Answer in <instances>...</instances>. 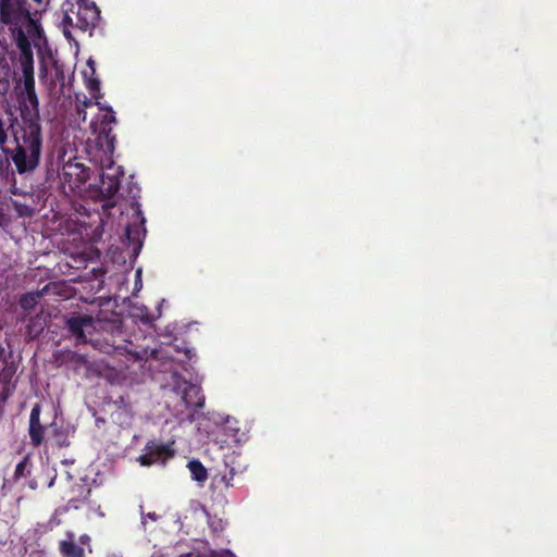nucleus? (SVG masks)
Listing matches in <instances>:
<instances>
[{"mask_svg":"<svg viewBox=\"0 0 557 557\" xmlns=\"http://www.w3.org/2000/svg\"><path fill=\"white\" fill-rule=\"evenodd\" d=\"M72 339H74L75 346H89L91 349L107 355H123L125 351L132 355L135 361L166 358L161 349L141 348L134 351L128 349L123 322L116 314L110 319H95L91 315L72 311Z\"/></svg>","mask_w":557,"mask_h":557,"instance_id":"1","label":"nucleus"},{"mask_svg":"<svg viewBox=\"0 0 557 557\" xmlns=\"http://www.w3.org/2000/svg\"><path fill=\"white\" fill-rule=\"evenodd\" d=\"M121 166L113 162L100 176V185L89 184L85 189V200L77 202L72 199V235L78 234L82 239H95L102 235V216L98 208H91L90 200H109L119 191L123 176Z\"/></svg>","mask_w":557,"mask_h":557,"instance_id":"2","label":"nucleus"},{"mask_svg":"<svg viewBox=\"0 0 557 557\" xmlns=\"http://www.w3.org/2000/svg\"><path fill=\"white\" fill-rule=\"evenodd\" d=\"M100 251L92 245L81 252L72 251V283L82 284V289L72 286L73 301L92 305L97 301V293L102 288L104 271L98 267Z\"/></svg>","mask_w":557,"mask_h":557,"instance_id":"3","label":"nucleus"},{"mask_svg":"<svg viewBox=\"0 0 557 557\" xmlns=\"http://www.w3.org/2000/svg\"><path fill=\"white\" fill-rule=\"evenodd\" d=\"M1 149L9 153L4 147ZM40 151V126L37 122H29L24 127L22 143H17L16 148L10 152L16 171L20 174L33 172L39 164Z\"/></svg>","mask_w":557,"mask_h":557,"instance_id":"4","label":"nucleus"},{"mask_svg":"<svg viewBox=\"0 0 557 557\" xmlns=\"http://www.w3.org/2000/svg\"><path fill=\"white\" fill-rule=\"evenodd\" d=\"M30 15L26 0H0V21L12 30Z\"/></svg>","mask_w":557,"mask_h":557,"instance_id":"5","label":"nucleus"},{"mask_svg":"<svg viewBox=\"0 0 557 557\" xmlns=\"http://www.w3.org/2000/svg\"><path fill=\"white\" fill-rule=\"evenodd\" d=\"M115 122V113L109 108L102 115L100 128L96 137V147L102 154H111L114 151L115 137L112 135L111 124Z\"/></svg>","mask_w":557,"mask_h":557,"instance_id":"6","label":"nucleus"},{"mask_svg":"<svg viewBox=\"0 0 557 557\" xmlns=\"http://www.w3.org/2000/svg\"><path fill=\"white\" fill-rule=\"evenodd\" d=\"M166 456H173V450L169 445L150 441L145 446V454H143L138 460L141 466H151L160 458Z\"/></svg>","mask_w":557,"mask_h":557,"instance_id":"7","label":"nucleus"},{"mask_svg":"<svg viewBox=\"0 0 557 557\" xmlns=\"http://www.w3.org/2000/svg\"><path fill=\"white\" fill-rule=\"evenodd\" d=\"M182 400L187 408L201 409L205 406V396L200 386L190 382H183Z\"/></svg>","mask_w":557,"mask_h":557,"instance_id":"8","label":"nucleus"},{"mask_svg":"<svg viewBox=\"0 0 557 557\" xmlns=\"http://www.w3.org/2000/svg\"><path fill=\"white\" fill-rule=\"evenodd\" d=\"M13 32L15 33L17 45L18 37H26V41L29 45L30 40L35 42L37 38H41V28L30 15L21 25L16 26Z\"/></svg>","mask_w":557,"mask_h":557,"instance_id":"9","label":"nucleus"},{"mask_svg":"<svg viewBox=\"0 0 557 557\" xmlns=\"http://www.w3.org/2000/svg\"><path fill=\"white\" fill-rule=\"evenodd\" d=\"M40 412L41 408L36 404L33 407L29 417V436L35 446H39L44 441V426L40 423Z\"/></svg>","mask_w":557,"mask_h":557,"instance_id":"10","label":"nucleus"},{"mask_svg":"<svg viewBox=\"0 0 557 557\" xmlns=\"http://www.w3.org/2000/svg\"><path fill=\"white\" fill-rule=\"evenodd\" d=\"M18 48L21 50V67L23 77L34 76V60L33 51L29 44L26 41V37H18Z\"/></svg>","mask_w":557,"mask_h":557,"instance_id":"11","label":"nucleus"},{"mask_svg":"<svg viewBox=\"0 0 557 557\" xmlns=\"http://www.w3.org/2000/svg\"><path fill=\"white\" fill-rule=\"evenodd\" d=\"M57 284L47 285L42 290L30 292L23 295L20 305L25 310H32L38 304L44 294H60Z\"/></svg>","mask_w":557,"mask_h":557,"instance_id":"12","label":"nucleus"},{"mask_svg":"<svg viewBox=\"0 0 557 557\" xmlns=\"http://www.w3.org/2000/svg\"><path fill=\"white\" fill-rule=\"evenodd\" d=\"M82 75L91 97L97 98V92L100 90V81L96 77L95 61L91 58L88 59L86 69L82 71Z\"/></svg>","mask_w":557,"mask_h":557,"instance_id":"13","label":"nucleus"},{"mask_svg":"<svg viewBox=\"0 0 557 557\" xmlns=\"http://www.w3.org/2000/svg\"><path fill=\"white\" fill-rule=\"evenodd\" d=\"M193 480L203 483L208 479V472L205 466L199 460H190L187 465Z\"/></svg>","mask_w":557,"mask_h":557,"instance_id":"14","label":"nucleus"},{"mask_svg":"<svg viewBox=\"0 0 557 557\" xmlns=\"http://www.w3.org/2000/svg\"><path fill=\"white\" fill-rule=\"evenodd\" d=\"M86 554H91L90 537L82 535L78 543L72 541V557H86Z\"/></svg>","mask_w":557,"mask_h":557,"instance_id":"15","label":"nucleus"},{"mask_svg":"<svg viewBox=\"0 0 557 557\" xmlns=\"http://www.w3.org/2000/svg\"><path fill=\"white\" fill-rule=\"evenodd\" d=\"M75 102H76L77 119L85 122L86 112L84 111V108L92 106L94 102L90 98H87L85 95L79 94V92H75Z\"/></svg>","mask_w":557,"mask_h":557,"instance_id":"16","label":"nucleus"},{"mask_svg":"<svg viewBox=\"0 0 557 557\" xmlns=\"http://www.w3.org/2000/svg\"><path fill=\"white\" fill-rule=\"evenodd\" d=\"M71 168L72 176H76L78 184H84L89 178L90 169L86 168L83 163L72 162Z\"/></svg>","mask_w":557,"mask_h":557,"instance_id":"17","label":"nucleus"},{"mask_svg":"<svg viewBox=\"0 0 557 557\" xmlns=\"http://www.w3.org/2000/svg\"><path fill=\"white\" fill-rule=\"evenodd\" d=\"M24 82H23V85H24V90H23V94H33V91H35V78L34 76H24L23 77Z\"/></svg>","mask_w":557,"mask_h":557,"instance_id":"18","label":"nucleus"},{"mask_svg":"<svg viewBox=\"0 0 557 557\" xmlns=\"http://www.w3.org/2000/svg\"><path fill=\"white\" fill-rule=\"evenodd\" d=\"M13 206H14L15 210L17 211V213L22 216H30L34 213V209H32L27 206H22V205L17 203L16 201H13Z\"/></svg>","mask_w":557,"mask_h":557,"instance_id":"19","label":"nucleus"},{"mask_svg":"<svg viewBox=\"0 0 557 557\" xmlns=\"http://www.w3.org/2000/svg\"><path fill=\"white\" fill-rule=\"evenodd\" d=\"M125 236L128 242H136L139 239V231L134 230L133 226L128 225L125 230Z\"/></svg>","mask_w":557,"mask_h":557,"instance_id":"20","label":"nucleus"},{"mask_svg":"<svg viewBox=\"0 0 557 557\" xmlns=\"http://www.w3.org/2000/svg\"><path fill=\"white\" fill-rule=\"evenodd\" d=\"M140 321L146 325H152L154 321L153 314L149 313L148 310L145 308V312H143L139 315Z\"/></svg>","mask_w":557,"mask_h":557,"instance_id":"21","label":"nucleus"},{"mask_svg":"<svg viewBox=\"0 0 557 557\" xmlns=\"http://www.w3.org/2000/svg\"><path fill=\"white\" fill-rule=\"evenodd\" d=\"M71 360H72V363L77 360H82L84 363H88L89 362L88 352L81 354L78 351H72Z\"/></svg>","mask_w":557,"mask_h":557,"instance_id":"22","label":"nucleus"},{"mask_svg":"<svg viewBox=\"0 0 557 557\" xmlns=\"http://www.w3.org/2000/svg\"><path fill=\"white\" fill-rule=\"evenodd\" d=\"M8 135L4 129V123L2 119L0 117V148H3V145L7 143Z\"/></svg>","mask_w":557,"mask_h":557,"instance_id":"23","label":"nucleus"},{"mask_svg":"<svg viewBox=\"0 0 557 557\" xmlns=\"http://www.w3.org/2000/svg\"><path fill=\"white\" fill-rule=\"evenodd\" d=\"M25 97H26L28 103L33 107V109L36 110L37 106H38V99L36 96V91H33V94H25Z\"/></svg>","mask_w":557,"mask_h":557,"instance_id":"24","label":"nucleus"},{"mask_svg":"<svg viewBox=\"0 0 557 557\" xmlns=\"http://www.w3.org/2000/svg\"><path fill=\"white\" fill-rule=\"evenodd\" d=\"M61 552L65 557H70V543L66 541L61 542Z\"/></svg>","mask_w":557,"mask_h":557,"instance_id":"25","label":"nucleus"},{"mask_svg":"<svg viewBox=\"0 0 557 557\" xmlns=\"http://www.w3.org/2000/svg\"><path fill=\"white\" fill-rule=\"evenodd\" d=\"M26 467V461H21L17 466H16V469H15V474L17 476H22L24 475V469Z\"/></svg>","mask_w":557,"mask_h":557,"instance_id":"26","label":"nucleus"},{"mask_svg":"<svg viewBox=\"0 0 557 557\" xmlns=\"http://www.w3.org/2000/svg\"><path fill=\"white\" fill-rule=\"evenodd\" d=\"M7 178L8 181H12V184H11V193L16 195V185H15V181H14V173L11 172V174L7 173Z\"/></svg>","mask_w":557,"mask_h":557,"instance_id":"27","label":"nucleus"},{"mask_svg":"<svg viewBox=\"0 0 557 557\" xmlns=\"http://www.w3.org/2000/svg\"><path fill=\"white\" fill-rule=\"evenodd\" d=\"M9 223V219L7 215L2 212V209L0 208V226L5 227Z\"/></svg>","mask_w":557,"mask_h":557,"instance_id":"28","label":"nucleus"},{"mask_svg":"<svg viewBox=\"0 0 557 557\" xmlns=\"http://www.w3.org/2000/svg\"><path fill=\"white\" fill-rule=\"evenodd\" d=\"M233 475H234V471H233V470H231V472H230V476H227V475H224V476H223V481L225 482V484H226L227 486H233V484H232Z\"/></svg>","mask_w":557,"mask_h":557,"instance_id":"29","label":"nucleus"},{"mask_svg":"<svg viewBox=\"0 0 557 557\" xmlns=\"http://www.w3.org/2000/svg\"><path fill=\"white\" fill-rule=\"evenodd\" d=\"M33 1L38 4L39 11L45 10V7L49 3V0H33Z\"/></svg>","mask_w":557,"mask_h":557,"instance_id":"30","label":"nucleus"},{"mask_svg":"<svg viewBox=\"0 0 557 557\" xmlns=\"http://www.w3.org/2000/svg\"><path fill=\"white\" fill-rule=\"evenodd\" d=\"M219 557H236L231 550H223Z\"/></svg>","mask_w":557,"mask_h":557,"instance_id":"31","label":"nucleus"},{"mask_svg":"<svg viewBox=\"0 0 557 557\" xmlns=\"http://www.w3.org/2000/svg\"><path fill=\"white\" fill-rule=\"evenodd\" d=\"M146 518L152 520V521H157L158 520V515L156 512H149L145 516Z\"/></svg>","mask_w":557,"mask_h":557,"instance_id":"32","label":"nucleus"},{"mask_svg":"<svg viewBox=\"0 0 557 557\" xmlns=\"http://www.w3.org/2000/svg\"><path fill=\"white\" fill-rule=\"evenodd\" d=\"M63 33L66 38H70V29H67L66 24L64 25Z\"/></svg>","mask_w":557,"mask_h":557,"instance_id":"33","label":"nucleus"},{"mask_svg":"<svg viewBox=\"0 0 557 557\" xmlns=\"http://www.w3.org/2000/svg\"><path fill=\"white\" fill-rule=\"evenodd\" d=\"M78 188V193H82L83 190L79 188V185H76V187H71L72 193H75V189Z\"/></svg>","mask_w":557,"mask_h":557,"instance_id":"34","label":"nucleus"},{"mask_svg":"<svg viewBox=\"0 0 557 557\" xmlns=\"http://www.w3.org/2000/svg\"><path fill=\"white\" fill-rule=\"evenodd\" d=\"M112 206H113V203H103L102 208H109V207H112Z\"/></svg>","mask_w":557,"mask_h":557,"instance_id":"35","label":"nucleus"},{"mask_svg":"<svg viewBox=\"0 0 557 557\" xmlns=\"http://www.w3.org/2000/svg\"><path fill=\"white\" fill-rule=\"evenodd\" d=\"M69 16H67V13L64 14V20H63V23L65 24L66 21H67Z\"/></svg>","mask_w":557,"mask_h":557,"instance_id":"36","label":"nucleus"},{"mask_svg":"<svg viewBox=\"0 0 557 557\" xmlns=\"http://www.w3.org/2000/svg\"><path fill=\"white\" fill-rule=\"evenodd\" d=\"M71 39H72V41L75 42L76 46H78V44L75 41V37L74 36H71Z\"/></svg>","mask_w":557,"mask_h":557,"instance_id":"37","label":"nucleus"},{"mask_svg":"<svg viewBox=\"0 0 557 557\" xmlns=\"http://www.w3.org/2000/svg\"><path fill=\"white\" fill-rule=\"evenodd\" d=\"M186 356L188 357V359H190V351L189 350H186Z\"/></svg>","mask_w":557,"mask_h":557,"instance_id":"38","label":"nucleus"},{"mask_svg":"<svg viewBox=\"0 0 557 557\" xmlns=\"http://www.w3.org/2000/svg\"><path fill=\"white\" fill-rule=\"evenodd\" d=\"M89 161H96V157H89Z\"/></svg>","mask_w":557,"mask_h":557,"instance_id":"39","label":"nucleus"},{"mask_svg":"<svg viewBox=\"0 0 557 557\" xmlns=\"http://www.w3.org/2000/svg\"><path fill=\"white\" fill-rule=\"evenodd\" d=\"M183 557H191V554H186V555H185V556H183Z\"/></svg>","mask_w":557,"mask_h":557,"instance_id":"40","label":"nucleus"}]
</instances>
